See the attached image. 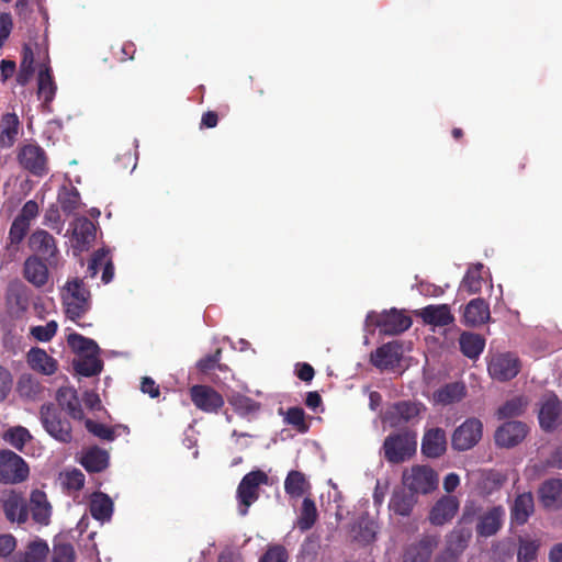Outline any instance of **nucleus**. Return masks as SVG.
Segmentation results:
<instances>
[{"instance_id": "1", "label": "nucleus", "mask_w": 562, "mask_h": 562, "mask_svg": "<svg viewBox=\"0 0 562 562\" xmlns=\"http://www.w3.org/2000/svg\"><path fill=\"white\" fill-rule=\"evenodd\" d=\"M60 295L65 313L71 321L81 317L90 307V293L78 278L67 281Z\"/></svg>"}, {"instance_id": "2", "label": "nucleus", "mask_w": 562, "mask_h": 562, "mask_svg": "<svg viewBox=\"0 0 562 562\" xmlns=\"http://www.w3.org/2000/svg\"><path fill=\"white\" fill-rule=\"evenodd\" d=\"M417 449V435L404 431L390 435L383 443L384 457L391 463H402L409 459Z\"/></svg>"}, {"instance_id": "3", "label": "nucleus", "mask_w": 562, "mask_h": 562, "mask_svg": "<svg viewBox=\"0 0 562 562\" xmlns=\"http://www.w3.org/2000/svg\"><path fill=\"white\" fill-rule=\"evenodd\" d=\"M412 326V319L403 312L392 308L382 314L368 313L364 322L367 329L379 327L385 335H398Z\"/></svg>"}, {"instance_id": "4", "label": "nucleus", "mask_w": 562, "mask_h": 562, "mask_svg": "<svg viewBox=\"0 0 562 562\" xmlns=\"http://www.w3.org/2000/svg\"><path fill=\"white\" fill-rule=\"evenodd\" d=\"M268 481L267 473L261 470L251 471L241 479L236 492L240 516L247 515L249 507L259 498L260 486L267 485Z\"/></svg>"}, {"instance_id": "5", "label": "nucleus", "mask_w": 562, "mask_h": 562, "mask_svg": "<svg viewBox=\"0 0 562 562\" xmlns=\"http://www.w3.org/2000/svg\"><path fill=\"white\" fill-rule=\"evenodd\" d=\"M402 481L412 493L429 494L438 485V475L430 467L417 464L403 471Z\"/></svg>"}, {"instance_id": "6", "label": "nucleus", "mask_w": 562, "mask_h": 562, "mask_svg": "<svg viewBox=\"0 0 562 562\" xmlns=\"http://www.w3.org/2000/svg\"><path fill=\"white\" fill-rule=\"evenodd\" d=\"M41 422L45 430L59 442L68 443L72 439L71 426L68 420L61 418L53 404L41 407Z\"/></svg>"}, {"instance_id": "7", "label": "nucleus", "mask_w": 562, "mask_h": 562, "mask_svg": "<svg viewBox=\"0 0 562 562\" xmlns=\"http://www.w3.org/2000/svg\"><path fill=\"white\" fill-rule=\"evenodd\" d=\"M483 435V424L477 418H468L452 434L451 445L458 451H467L479 443Z\"/></svg>"}, {"instance_id": "8", "label": "nucleus", "mask_w": 562, "mask_h": 562, "mask_svg": "<svg viewBox=\"0 0 562 562\" xmlns=\"http://www.w3.org/2000/svg\"><path fill=\"white\" fill-rule=\"evenodd\" d=\"M29 476V467L24 460L10 450L0 451V481L19 483Z\"/></svg>"}, {"instance_id": "9", "label": "nucleus", "mask_w": 562, "mask_h": 562, "mask_svg": "<svg viewBox=\"0 0 562 562\" xmlns=\"http://www.w3.org/2000/svg\"><path fill=\"white\" fill-rule=\"evenodd\" d=\"M487 370L494 380L508 381L519 373L520 361L510 352L495 353L488 360Z\"/></svg>"}, {"instance_id": "10", "label": "nucleus", "mask_w": 562, "mask_h": 562, "mask_svg": "<svg viewBox=\"0 0 562 562\" xmlns=\"http://www.w3.org/2000/svg\"><path fill=\"white\" fill-rule=\"evenodd\" d=\"M540 427L552 431L562 426V403L554 394L542 397L538 412Z\"/></svg>"}, {"instance_id": "11", "label": "nucleus", "mask_w": 562, "mask_h": 562, "mask_svg": "<svg viewBox=\"0 0 562 562\" xmlns=\"http://www.w3.org/2000/svg\"><path fill=\"white\" fill-rule=\"evenodd\" d=\"M95 226L86 218L80 217L72 223L70 244L76 256L88 250L95 240Z\"/></svg>"}, {"instance_id": "12", "label": "nucleus", "mask_w": 562, "mask_h": 562, "mask_svg": "<svg viewBox=\"0 0 562 562\" xmlns=\"http://www.w3.org/2000/svg\"><path fill=\"white\" fill-rule=\"evenodd\" d=\"M190 395L193 404L205 413H217L224 405L223 396L207 385H193Z\"/></svg>"}, {"instance_id": "13", "label": "nucleus", "mask_w": 562, "mask_h": 562, "mask_svg": "<svg viewBox=\"0 0 562 562\" xmlns=\"http://www.w3.org/2000/svg\"><path fill=\"white\" fill-rule=\"evenodd\" d=\"M0 502L5 517L11 522L23 524L27 520L29 512L25 499L15 491H5L2 493Z\"/></svg>"}, {"instance_id": "14", "label": "nucleus", "mask_w": 562, "mask_h": 562, "mask_svg": "<svg viewBox=\"0 0 562 562\" xmlns=\"http://www.w3.org/2000/svg\"><path fill=\"white\" fill-rule=\"evenodd\" d=\"M460 502L453 495L441 496L429 513V521L435 526H442L453 519L459 510Z\"/></svg>"}, {"instance_id": "15", "label": "nucleus", "mask_w": 562, "mask_h": 562, "mask_svg": "<svg viewBox=\"0 0 562 562\" xmlns=\"http://www.w3.org/2000/svg\"><path fill=\"white\" fill-rule=\"evenodd\" d=\"M47 55L45 50H42L41 47L34 43H30L24 45L23 48V57L20 64V70L18 74V82L21 85H25L32 78L35 70V61L36 56L38 57L37 67L43 63L44 56ZM48 58V56H46Z\"/></svg>"}, {"instance_id": "16", "label": "nucleus", "mask_w": 562, "mask_h": 562, "mask_svg": "<svg viewBox=\"0 0 562 562\" xmlns=\"http://www.w3.org/2000/svg\"><path fill=\"white\" fill-rule=\"evenodd\" d=\"M527 426L521 422H507L495 431V442L499 447L512 448L524 440Z\"/></svg>"}, {"instance_id": "17", "label": "nucleus", "mask_w": 562, "mask_h": 562, "mask_svg": "<svg viewBox=\"0 0 562 562\" xmlns=\"http://www.w3.org/2000/svg\"><path fill=\"white\" fill-rule=\"evenodd\" d=\"M438 546L435 536H423L417 542L409 544L403 555V562H429Z\"/></svg>"}, {"instance_id": "18", "label": "nucleus", "mask_w": 562, "mask_h": 562, "mask_svg": "<svg viewBox=\"0 0 562 562\" xmlns=\"http://www.w3.org/2000/svg\"><path fill=\"white\" fill-rule=\"evenodd\" d=\"M447 450V436L442 428L435 427L425 431L422 439V452L427 458H438Z\"/></svg>"}, {"instance_id": "19", "label": "nucleus", "mask_w": 562, "mask_h": 562, "mask_svg": "<svg viewBox=\"0 0 562 562\" xmlns=\"http://www.w3.org/2000/svg\"><path fill=\"white\" fill-rule=\"evenodd\" d=\"M21 165L34 175H43L47 171L44 150L37 145H25L19 153Z\"/></svg>"}, {"instance_id": "20", "label": "nucleus", "mask_w": 562, "mask_h": 562, "mask_svg": "<svg viewBox=\"0 0 562 562\" xmlns=\"http://www.w3.org/2000/svg\"><path fill=\"white\" fill-rule=\"evenodd\" d=\"M422 406L417 403L401 402L390 407L384 420L389 422L392 427H397L402 423H407L420 414Z\"/></svg>"}, {"instance_id": "21", "label": "nucleus", "mask_w": 562, "mask_h": 562, "mask_svg": "<svg viewBox=\"0 0 562 562\" xmlns=\"http://www.w3.org/2000/svg\"><path fill=\"white\" fill-rule=\"evenodd\" d=\"M401 357V345L393 341L378 348L371 355V361L379 369H393L400 363Z\"/></svg>"}, {"instance_id": "22", "label": "nucleus", "mask_w": 562, "mask_h": 562, "mask_svg": "<svg viewBox=\"0 0 562 562\" xmlns=\"http://www.w3.org/2000/svg\"><path fill=\"white\" fill-rule=\"evenodd\" d=\"M505 509L502 506H494L480 516L476 525V532L482 537L495 535L503 525Z\"/></svg>"}, {"instance_id": "23", "label": "nucleus", "mask_w": 562, "mask_h": 562, "mask_svg": "<svg viewBox=\"0 0 562 562\" xmlns=\"http://www.w3.org/2000/svg\"><path fill=\"white\" fill-rule=\"evenodd\" d=\"M539 499L548 509L562 508V479H549L539 488Z\"/></svg>"}, {"instance_id": "24", "label": "nucleus", "mask_w": 562, "mask_h": 562, "mask_svg": "<svg viewBox=\"0 0 562 562\" xmlns=\"http://www.w3.org/2000/svg\"><path fill=\"white\" fill-rule=\"evenodd\" d=\"M30 507L36 524L47 526L50 522L53 508L43 491L35 490L31 493Z\"/></svg>"}, {"instance_id": "25", "label": "nucleus", "mask_w": 562, "mask_h": 562, "mask_svg": "<svg viewBox=\"0 0 562 562\" xmlns=\"http://www.w3.org/2000/svg\"><path fill=\"white\" fill-rule=\"evenodd\" d=\"M27 362L33 370L45 375H52L58 369L57 361L41 348H32L27 352Z\"/></svg>"}, {"instance_id": "26", "label": "nucleus", "mask_w": 562, "mask_h": 562, "mask_svg": "<svg viewBox=\"0 0 562 562\" xmlns=\"http://www.w3.org/2000/svg\"><path fill=\"white\" fill-rule=\"evenodd\" d=\"M423 321L432 326H446L453 322V315L446 304L428 305L417 312Z\"/></svg>"}, {"instance_id": "27", "label": "nucleus", "mask_w": 562, "mask_h": 562, "mask_svg": "<svg viewBox=\"0 0 562 562\" xmlns=\"http://www.w3.org/2000/svg\"><path fill=\"white\" fill-rule=\"evenodd\" d=\"M24 278L34 286L41 288L48 281L46 265L35 256L29 257L24 262Z\"/></svg>"}, {"instance_id": "28", "label": "nucleus", "mask_w": 562, "mask_h": 562, "mask_svg": "<svg viewBox=\"0 0 562 562\" xmlns=\"http://www.w3.org/2000/svg\"><path fill=\"white\" fill-rule=\"evenodd\" d=\"M488 304L483 299H473L465 306L463 318L469 326H479L490 319Z\"/></svg>"}, {"instance_id": "29", "label": "nucleus", "mask_w": 562, "mask_h": 562, "mask_svg": "<svg viewBox=\"0 0 562 562\" xmlns=\"http://www.w3.org/2000/svg\"><path fill=\"white\" fill-rule=\"evenodd\" d=\"M57 402L74 419H82L83 411L78 398L77 391L69 386H63L57 391Z\"/></svg>"}, {"instance_id": "30", "label": "nucleus", "mask_w": 562, "mask_h": 562, "mask_svg": "<svg viewBox=\"0 0 562 562\" xmlns=\"http://www.w3.org/2000/svg\"><path fill=\"white\" fill-rule=\"evenodd\" d=\"M378 525L373 518L363 515L358 518L351 528V537L355 541L368 544L375 540Z\"/></svg>"}, {"instance_id": "31", "label": "nucleus", "mask_w": 562, "mask_h": 562, "mask_svg": "<svg viewBox=\"0 0 562 562\" xmlns=\"http://www.w3.org/2000/svg\"><path fill=\"white\" fill-rule=\"evenodd\" d=\"M90 514L95 520L102 524L110 521L113 514L112 499L102 492H94L90 496Z\"/></svg>"}, {"instance_id": "32", "label": "nucleus", "mask_w": 562, "mask_h": 562, "mask_svg": "<svg viewBox=\"0 0 562 562\" xmlns=\"http://www.w3.org/2000/svg\"><path fill=\"white\" fill-rule=\"evenodd\" d=\"M20 131V121L15 113H7L0 122V146L12 147Z\"/></svg>"}, {"instance_id": "33", "label": "nucleus", "mask_w": 562, "mask_h": 562, "mask_svg": "<svg viewBox=\"0 0 562 562\" xmlns=\"http://www.w3.org/2000/svg\"><path fill=\"white\" fill-rule=\"evenodd\" d=\"M29 243L34 252L45 257L46 259L54 257L57 252L55 239L46 231H37L33 233Z\"/></svg>"}, {"instance_id": "34", "label": "nucleus", "mask_w": 562, "mask_h": 562, "mask_svg": "<svg viewBox=\"0 0 562 562\" xmlns=\"http://www.w3.org/2000/svg\"><path fill=\"white\" fill-rule=\"evenodd\" d=\"M227 401L238 415L247 418L256 415L261 407L258 402H255L250 397L245 396L238 392H233L229 394Z\"/></svg>"}, {"instance_id": "35", "label": "nucleus", "mask_w": 562, "mask_h": 562, "mask_svg": "<svg viewBox=\"0 0 562 562\" xmlns=\"http://www.w3.org/2000/svg\"><path fill=\"white\" fill-rule=\"evenodd\" d=\"M459 345L465 357L477 359L484 350L485 340L479 334L464 331L460 335Z\"/></svg>"}, {"instance_id": "36", "label": "nucleus", "mask_w": 562, "mask_h": 562, "mask_svg": "<svg viewBox=\"0 0 562 562\" xmlns=\"http://www.w3.org/2000/svg\"><path fill=\"white\" fill-rule=\"evenodd\" d=\"M533 496L530 492L519 494L512 507V517L519 524H525L530 515L533 513Z\"/></svg>"}, {"instance_id": "37", "label": "nucleus", "mask_w": 562, "mask_h": 562, "mask_svg": "<svg viewBox=\"0 0 562 562\" xmlns=\"http://www.w3.org/2000/svg\"><path fill=\"white\" fill-rule=\"evenodd\" d=\"M76 371L85 376L97 375L102 371L103 364L99 359V352L80 355L74 361Z\"/></svg>"}, {"instance_id": "38", "label": "nucleus", "mask_w": 562, "mask_h": 562, "mask_svg": "<svg viewBox=\"0 0 562 562\" xmlns=\"http://www.w3.org/2000/svg\"><path fill=\"white\" fill-rule=\"evenodd\" d=\"M49 67L47 65V57L44 56L43 63L40 65L38 71V97L48 103L53 100L56 92V86L49 74Z\"/></svg>"}, {"instance_id": "39", "label": "nucleus", "mask_w": 562, "mask_h": 562, "mask_svg": "<svg viewBox=\"0 0 562 562\" xmlns=\"http://www.w3.org/2000/svg\"><path fill=\"white\" fill-rule=\"evenodd\" d=\"M48 553V546L45 541H33L24 553L15 554L10 562H44Z\"/></svg>"}, {"instance_id": "40", "label": "nucleus", "mask_w": 562, "mask_h": 562, "mask_svg": "<svg viewBox=\"0 0 562 562\" xmlns=\"http://www.w3.org/2000/svg\"><path fill=\"white\" fill-rule=\"evenodd\" d=\"M58 482L68 494L80 491L85 485V475L78 469H66L58 475Z\"/></svg>"}, {"instance_id": "41", "label": "nucleus", "mask_w": 562, "mask_h": 562, "mask_svg": "<svg viewBox=\"0 0 562 562\" xmlns=\"http://www.w3.org/2000/svg\"><path fill=\"white\" fill-rule=\"evenodd\" d=\"M108 461L106 451L93 448L83 454L81 463L90 472H100L106 468Z\"/></svg>"}, {"instance_id": "42", "label": "nucleus", "mask_w": 562, "mask_h": 562, "mask_svg": "<svg viewBox=\"0 0 562 562\" xmlns=\"http://www.w3.org/2000/svg\"><path fill=\"white\" fill-rule=\"evenodd\" d=\"M310 488L305 475L299 471L289 472L284 481V490L292 497L302 496Z\"/></svg>"}, {"instance_id": "43", "label": "nucleus", "mask_w": 562, "mask_h": 562, "mask_svg": "<svg viewBox=\"0 0 562 562\" xmlns=\"http://www.w3.org/2000/svg\"><path fill=\"white\" fill-rule=\"evenodd\" d=\"M464 396V386L459 383L448 384L434 394V400L438 404L449 405L459 402Z\"/></svg>"}, {"instance_id": "44", "label": "nucleus", "mask_w": 562, "mask_h": 562, "mask_svg": "<svg viewBox=\"0 0 562 562\" xmlns=\"http://www.w3.org/2000/svg\"><path fill=\"white\" fill-rule=\"evenodd\" d=\"M482 263L471 266L461 282V289L465 290L469 294L480 292L482 289Z\"/></svg>"}, {"instance_id": "45", "label": "nucleus", "mask_w": 562, "mask_h": 562, "mask_svg": "<svg viewBox=\"0 0 562 562\" xmlns=\"http://www.w3.org/2000/svg\"><path fill=\"white\" fill-rule=\"evenodd\" d=\"M67 342L70 348L78 353V356L89 352H100V348L94 340L83 337L77 333L68 334Z\"/></svg>"}, {"instance_id": "46", "label": "nucleus", "mask_w": 562, "mask_h": 562, "mask_svg": "<svg viewBox=\"0 0 562 562\" xmlns=\"http://www.w3.org/2000/svg\"><path fill=\"white\" fill-rule=\"evenodd\" d=\"M3 438L12 447L22 451L24 445L32 439V435L30 434V431L26 428H24L22 426H15V427L8 429L4 432Z\"/></svg>"}, {"instance_id": "47", "label": "nucleus", "mask_w": 562, "mask_h": 562, "mask_svg": "<svg viewBox=\"0 0 562 562\" xmlns=\"http://www.w3.org/2000/svg\"><path fill=\"white\" fill-rule=\"evenodd\" d=\"M317 509L315 503L310 498H304L301 514L297 519V526L301 530H308L316 521Z\"/></svg>"}, {"instance_id": "48", "label": "nucleus", "mask_w": 562, "mask_h": 562, "mask_svg": "<svg viewBox=\"0 0 562 562\" xmlns=\"http://www.w3.org/2000/svg\"><path fill=\"white\" fill-rule=\"evenodd\" d=\"M415 505L413 496L406 495L402 492L394 493L390 501V508L397 515L408 516Z\"/></svg>"}, {"instance_id": "49", "label": "nucleus", "mask_w": 562, "mask_h": 562, "mask_svg": "<svg viewBox=\"0 0 562 562\" xmlns=\"http://www.w3.org/2000/svg\"><path fill=\"white\" fill-rule=\"evenodd\" d=\"M540 548V541L535 539H520L517 561L518 562H532L537 558L538 550Z\"/></svg>"}, {"instance_id": "50", "label": "nucleus", "mask_w": 562, "mask_h": 562, "mask_svg": "<svg viewBox=\"0 0 562 562\" xmlns=\"http://www.w3.org/2000/svg\"><path fill=\"white\" fill-rule=\"evenodd\" d=\"M528 406L527 398L522 396L515 397L508 402H506L503 406L498 409V416L499 418H508V417H515L519 416L525 412V409Z\"/></svg>"}, {"instance_id": "51", "label": "nucleus", "mask_w": 562, "mask_h": 562, "mask_svg": "<svg viewBox=\"0 0 562 562\" xmlns=\"http://www.w3.org/2000/svg\"><path fill=\"white\" fill-rule=\"evenodd\" d=\"M19 393L27 398H35L42 391L41 384L30 374H23L18 382Z\"/></svg>"}, {"instance_id": "52", "label": "nucleus", "mask_w": 562, "mask_h": 562, "mask_svg": "<svg viewBox=\"0 0 562 562\" xmlns=\"http://www.w3.org/2000/svg\"><path fill=\"white\" fill-rule=\"evenodd\" d=\"M471 538L469 529L459 528L454 529L448 537V546L451 551H462Z\"/></svg>"}, {"instance_id": "53", "label": "nucleus", "mask_w": 562, "mask_h": 562, "mask_svg": "<svg viewBox=\"0 0 562 562\" xmlns=\"http://www.w3.org/2000/svg\"><path fill=\"white\" fill-rule=\"evenodd\" d=\"M58 325L55 321H49L45 325L33 326L31 335L40 341H49L56 334Z\"/></svg>"}, {"instance_id": "54", "label": "nucleus", "mask_w": 562, "mask_h": 562, "mask_svg": "<svg viewBox=\"0 0 562 562\" xmlns=\"http://www.w3.org/2000/svg\"><path fill=\"white\" fill-rule=\"evenodd\" d=\"M284 420L294 427L297 428L299 431L305 432L307 431V425L305 423V413L300 407H291L285 413Z\"/></svg>"}, {"instance_id": "55", "label": "nucleus", "mask_w": 562, "mask_h": 562, "mask_svg": "<svg viewBox=\"0 0 562 562\" xmlns=\"http://www.w3.org/2000/svg\"><path fill=\"white\" fill-rule=\"evenodd\" d=\"M75 550L69 543H58L53 548L52 562H75Z\"/></svg>"}, {"instance_id": "56", "label": "nucleus", "mask_w": 562, "mask_h": 562, "mask_svg": "<svg viewBox=\"0 0 562 562\" xmlns=\"http://www.w3.org/2000/svg\"><path fill=\"white\" fill-rule=\"evenodd\" d=\"M86 428L93 434L94 436L105 439V440H113L115 435L113 429L109 428L108 426L95 423L91 419L86 420Z\"/></svg>"}, {"instance_id": "57", "label": "nucleus", "mask_w": 562, "mask_h": 562, "mask_svg": "<svg viewBox=\"0 0 562 562\" xmlns=\"http://www.w3.org/2000/svg\"><path fill=\"white\" fill-rule=\"evenodd\" d=\"M109 260L108 251L100 249L95 251L88 265V273L91 278L95 277L99 270L103 269V266Z\"/></svg>"}, {"instance_id": "58", "label": "nucleus", "mask_w": 562, "mask_h": 562, "mask_svg": "<svg viewBox=\"0 0 562 562\" xmlns=\"http://www.w3.org/2000/svg\"><path fill=\"white\" fill-rule=\"evenodd\" d=\"M288 554L283 547L274 546L267 550L259 562H286Z\"/></svg>"}, {"instance_id": "59", "label": "nucleus", "mask_w": 562, "mask_h": 562, "mask_svg": "<svg viewBox=\"0 0 562 562\" xmlns=\"http://www.w3.org/2000/svg\"><path fill=\"white\" fill-rule=\"evenodd\" d=\"M29 226L30 225L26 224V222H23V220L15 218L14 222L12 223V226H11L10 233H9L11 241L19 244L24 238V236L29 229Z\"/></svg>"}, {"instance_id": "60", "label": "nucleus", "mask_w": 562, "mask_h": 562, "mask_svg": "<svg viewBox=\"0 0 562 562\" xmlns=\"http://www.w3.org/2000/svg\"><path fill=\"white\" fill-rule=\"evenodd\" d=\"M12 382L11 373L0 366V403L3 402L10 394Z\"/></svg>"}, {"instance_id": "61", "label": "nucleus", "mask_w": 562, "mask_h": 562, "mask_svg": "<svg viewBox=\"0 0 562 562\" xmlns=\"http://www.w3.org/2000/svg\"><path fill=\"white\" fill-rule=\"evenodd\" d=\"M13 27L12 18L9 13L0 14V48L9 37Z\"/></svg>"}, {"instance_id": "62", "label": "nucleus", "mask_w": 562, "mask_h": 562, "mask_svg": "<svg viewBox=\"0 0 562 562\" xmlns=\"http://www.w3.org/2000/svg\"><path fill=\"white\" fill-rule=\"evenodd\" d=\"M59 199H60L61 207L67 212H71L78 205L79 193L74 189V190L65 192L64 195H60Z\"/></svg>"}, {"instance_id": "63", "label": "nucleus", "mask_w": 562, "mask_h": 562, "mask_svg": "<svg viewBox=\"0 0 562 562\" xmlns=\"http://www.w3.org/2000/svg\"><path fill=\"white\" fill-rule=\"evenodd\" d=\"M16 547V540L12 535H0V558H7Z\"/></svg>"}, {"instance_id": "64", "label": "nucleus", "mask_w": 562, "mask_h": 562, "mask_svg": "<svg viewBox=\"0 0 562 562\" xmlns=\"http://www.w3.org/2000/svg\"><path fill=\"white\" fill-rule=\"evenodd\" d=\"M38 213V205L35 201H27L20 213V215L16 217L19 220H23V222H26V224L30 225V221L33 220Z\"/></svg>"}]
</instances>
